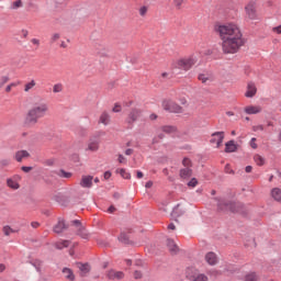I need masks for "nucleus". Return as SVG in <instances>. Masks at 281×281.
<instances>
[{
    "label": "nucleus",
    "instance_id": "obj_1",
    "mask_svg": "<svg viewBox=\"0 0 281 281\" xmlns=\"http://www.w3.org/2000/svg\"><path fill=\"white\" fill-rule=\"evenodd\" d=\"M214 30L222 41L224 54H236L245 45V38H243L238 25L234 23L217 24Z\"/></svg>",
    "mask_w": 281,
    "mask_h": 281
},
{
    "label": "nucleus",
    "instance_id": "obj_2",
    "mask_svg": "<svg viewBox=\"0 0 281 281\" xmlns=\"http://www.w3.org/2000/svg\"><path fill=\"white\" fill-rule=\"evenodd\" d=\"M49 111L47 103H36L26 114V124H36L41 117H45Z\"/></svg>",
    "mask_w": 281,
    "mask_h": 281
},
{
    "label": "nucleus",
    "instance_id": "obj_3",
    "mask_svg": "<svg viewBox=\"0 0 281 281\" xmlns=\"http://www.w3.org/2000/svg\"><path fill=\"white\" fill-rule=\"evenodd\" d=\"M92 47L94 49V54L101 56L102 58L109 57V48L104 45V42L100 40V35L98 37V33H92L91 35Z\"/></svg>",
    "mask_w": 281,
    "mask_h": 281
},
{
    "label": "nucleus",
    "instance_id": "obj_4",
    "mask_svg": "<svg viewBox=\"0 0 281 281\" xmlns=\"http://www.w3.org/2000/svg\"><path fill=\"white\" fill-rule=\"evenodd\" d=\"M214 201H216L220 212H240V207H243V204H236L223 198H214Z\"/></svg>",
    "mask_w": 281,
    "mask_h": 281
},
{
    "label": "nucleus",
    "instance_id": "obj_5",
    "mask_svg": "<svg viewBox=\"0 0 281 281\" xmlns=\"http://www.w3.org/2000/svg\"><path fill=\"white\" fill-rule=\"evenodd\" d=\"M162 108L169 113H183V108H181L179 104L171 100H165L162 102Z\"/></svg>",
    "mask_w": 281,
    "mask_h": 281
},
{
    "label": "nucleus",
    "instance_id": "obj_6",
    "mask_svg": "<svg viewBox=\"0 0 281 281\" xmlns=\"http://www.w3.org/2000/svg\"><path fill=\"white\" fill-rule=\"evenodd\" d=\"M196 56L181 59L180 61H178V67H180V69H184V71H188L189 69H192L194 65H196Z\"/></svg>",
    "mask_w": 281,
    "mask_h": 281
},
{
    "label": "nucleus",
    "instance_id": "obj_7",
    "mask_svg": "<svg viewBox=\"0 0 281 281\" xmlns=\"http://www.w3.org/2000/svg\"><path fill=\"white\" fill-rule=\"evenodd\" d=\"M102 135H104V132H98V134L94 137L90 138L86 150H91V153H95V150L100 148L99 137H102Z\"/></svg>",
    "mask_w": 281,
    "mask_h": 281
},
{
    "label": "nucleus",
    "instance_id": "obj_8",
    "mask_svg": "<svg viewBox=\"0 0 281 281\" xmlns=\"http://www.w3.org/2000/svg\"><path fill=\"white\" fill-rule=\"evenodd\" d=\"M198 80L202 82V85H207V82H214V74L211 70H203L199 74Z\"/></svg>",
    "mask_w": 281,
    "mask_h": 281
},
{
    "label": "nucleus",
    "instance_id": "obj_9",
    "mask_svg": "<svg viewBox=\"0 0 281 281\" xmlns=\"http://www.w3.org/2000/svg\"><path fill=\"white\" fill-rule=\"evenodd\" d=\"M211 137L210 143L216 144V148H221L223 140L225 139V132H214Z\"/></svg>",
    "mask_w": 281,
    "mask_h": 281
},
{
    "label": "nucleus",
    "instance_id": "obj_10",
    "mask_svg": "<svg viewBox=\"0 0 281 281\" xmlns=\"http://www.w3.org/2000/svg\"><path fill=\"white\" fill-rule=\"evenodd\" d=\"M142 119V110L133 109L127 117L128 124H133V122H137V120Z\"/></svg>",
    "mask_w": 281,
    "mask_h": 281
},
{
    "label": "nucleus",
    "instance_id": "obj_11",
    "mask_svg": "<svg viewBox=\"0 0 281 281\" xmlns=\"http://www.w3.org/2000/svg\"><path fill=\"white\" fill-rule=\"evenodd\" d=\"M245 11H246L248 19H251L252 21L256 20L257 14H256V3L255 2H249L246 5Z\"/></svg>",
    "mask_w": 281,
    "mask_h": 281
},
{
    "label": "nucleus",
    "instance_id": "obj_12",
    "mask_svg": "<svg viewBox=\"0 0 281 281\" xmlns=\"http://www.w3.org/2000/svg\"><path fill=\"white\" fill-rule=\"evenodd\" d=\"M247 115H258V113H262V106L260 105H248L244 109Z\"/></svg>",
    "mask_w": 281,
    "mask_h": 281
},
{
    "label": "nucleus",
    "instance_id": "obj_13",
    "mask_svg": "<svg viewBox=\"0 0 281 281\" xmlns=\"http://www.w3.org/2000/svg\"><path fill=\"white\" fill-rule=\"evenodd\" d=\"M81 188H93V176H82L79 183Z\"/></svg>",
    "mask_w": 281,
    "mask_h": 281
},
{
    "label": "nucleus",
    "instance_id": "obj_14",
    "mask_svg": "<svg viewBox=\"0 0 281 281\" xmlns=\"http://www.w3.org/2000/svg\"><path fill=\"white\" fill-rule=\"evenodd\" d=\"M167 247L172 256H176V254H179V246H177L173 239L171 238L167 239Z\"/></svg>",
    "mask_w": 281,
    "mask_h": 281
},
{
    "label": "nucleus",
    "instance_id": "obj_15",
    "mask_svg": "<svg viewBox=\"0 0 281 281\" xmlns=\"http://www.w3.org/2000/svg\"><path fill=\"white\" fill-rule=\"evenodd\" d=\"M106 276H108L109 280H123L124 272L115 271L112 269V270L108 271Z\"/></svg>",
    "mask_w": 281,
    "mask_h": 281
},
{
    "label": "nucleus",
    "instance_id": "obj_16",
    "mask_svg": "<svg viewBox=\"0 0 281 281\" xmlns=\"http://www.w3.org/2000/svg\"><path fill=\"white\" fill-rule=\"evenodd\" d=\"M205 260L211 267H214V265L218 263V257L212 251L205 255Z\"/></svg>",
    "mask_w": 281,
    "mask_h": 281
},
{
    "label": "nucleus",
    "instance_id": "obj_17",
    "mask_svg": "<svg viewBox=\"0 0 281 281\" xmlns=\"http://www.w3.org/2000/svg\"><path fill=\"white\" fill-rule=\"evenodd\" d=\"M257 92H258V89L256 88V83L248 82L247 91L245 93L246 98H254V95H256Z\"/></svg>",
    "mask_w": 281,
    "mask_h": 281
},
{
    "label": "nucleus",
    "instance_id": "obj_18",
    "mask_svg": "<svg viewBox=\"0 0 281 281\" xmlns=\"http://www.w3.org/2000/svg\"><path fill=\"white\" fill-rule=\"evenodd\" d=\"M27 157H30V153L27 150L22 149L15 153V160L19 162L23 161V159H27Z\"/></svg>",
    "mask_w": 281,
    "mask_h": 281
},
{
    "label": "nucleus",
    "instance_id": "obj_19",
    "mask_svg": "<svg viewBox=\"0 0 281 281\" xmlns=\"http://www.w3.org/2000/svg\"><path fill=\"white\" fill-rule=\"evenodd\" d=\"M67 229V225H65V221L59 220L58 223L54 226L55 234H63Z\"/></svg>",
    "mask_w": 281,
    "mask_h": 281
},
{
    "label": "nucleus",
    "instance_id": "obj_20",
    "mask_svg": "<svg viewBox=\"0 0 281 281\" xmlns=\"http://www.w3.org/2000/svg\"><path fill=\"white\" fill-rule=\"evenodd\" d=\"M186 278H188L189 280H193L196 278V276L199 274V272H196V268L194 267H190L186 269Z\"/></svg>",
    "mask_w": 281,
    "mask_h": 281
},
{
    "label": "nucleus",
    "instance_id": "obj_21",
    "mask_svg": "<svg viewBox=\"0 0 281 281\" xmlns=\"http://www.w3.org/2000/svg\"><path fill=\"white\" fill-rule=\"evenodd\" d=\"M225 153H236L238 150V145H236V142L229 140L225 144Z\"/></svg>",
    "mask_w": 281,
    "mask_h": 281
},
{
    "label": "nucleus",
    "instance_id": "obj_22",
    "mask_svg": "<svg viewBox=\"0 0 281 281\" xmlns=\"http://www.w3.org/2000/svg\"><path fill=\"white\" fill-rule=\"evenodd\" d=\"M61 272L64 273V277L66 278V280H69V281L76 280V274H74V271L71 269L64 268Z\"/></svg>",
    "mask_w": 281,
    "mask_h": 281
},
{
    "label": "nucleus",
    "instance_id": "obj_23",
    "mask_svg": "<svg viewBox=\"0 0 281 281\" xmlns=\"http://www.w3.org/2000/svg\"><path fill=\"white\" fill-rule=\"evenodd\" d=\"M181 179H190L192 177V169L190 167H184L180 170Z\"/></svg>",
    "mask_w": 281,
    "mask_h": 281
},
{
    "label": "nucleus",
    "instance_id": "obj_24",
    "mask_svg": "<svg viewBox=\"0 0 281 281\" xmlns=\"http://www.w3.org/2000/svg\"><path fill=\"white\" fill-rule=\"evenodd\" d=\"M30 265L34 267V269L37 271V273H41V269L43 268V261L40 259H32L30 260Z\"/></svg>",
    "mask_w": 281,
    "mask_h": 281
},
{
    "label": "nucleus",
    "instance_id": "obj_25",
    "mask_svg": "<svg viewBox=\"0 0 281 281\" xmlns=\"http://www.w3.org/2000/svg\"><path fill=\"white\" fill-rule=\"evenodd\" d=\"M179 207H180L179 204H177V205L173 207V210H172V212H171V216H173V218H177V217H179V216H183V214H186V211H184L183 209H179Z\"/></svg>",
    "mask_w": 281,
    "mask_h": 281
},
{
    "label": "nucleus",
    "instance_id": "obj_26",
    "mask_svg": "<svg viewBox=\"0 0 281 281\" xmlns=\"http://www.w3.org/2000/svg\"><path fill=\"white\" fill-rule=\"evenodd\" d=\"M271 196L274 201H279L281 203V189L274 188L271 190Z\"/></svg>",
    "mask_w": 281,
    "mask_h": 281
},
{
    "label": "nucleus",
    "instance_id": "obj_27",
    "mask_svg": "<svg viewBox=\"0 0 281 281\" xmlns=\"http://www.w3.org/2000/svg\"><path fill=\"white\" fill-rule=\"evenodd\" d=\"M7 186L9 188H11V190H19L21 188V186L19 184V182H16L14 179L9 178L7 180Z\"/></svg>",
    "mask_w": 281,
    "mask_h": 281
},
{
    "label": "nucleus",
    "instance_id": "obj_28",
    "mask_svg": "<svg viewBox=\"0 0 281 281\" xmlns=\"http://www.w3.org/2000/svg\"><path fill=\"white\" fill-rule=\"evenodd\" d=\"M71 245L70 240H59L55 244L56 249H65Z\"/></svg>",
    "mask_w": 281,
    "mask_h": 281
},
{
    "label": "nucleus",
    "instance_id": "obj_29",
    "mask_svg": "<svg viewBox=\"0 0 281 281\" xmlns=\"http://www.w3.org/2000/svg\"><path fill=\"white\" fill-rule=\"evenodd\" d=\"M111 122V116L109 115V113L103 112L100 116V123L104 124V126H108V124Z\"/></svg>",
    "mask_w": 281,
    "mask_h": 281
},
{
    "label": "nucleus",
    "instance_id": "obj_30",
    "mask_svg": "<svg viewBox=\"0 0 281 281\" xmlns=\"http://www.w3.org/2000/svg\"><path fill=\"white\" fill-rule=\"evenodd\" d=\"M77 236L87 239L89 238V233L87 232V228H85V226H80L79 228H77Z\"/></svg>",
    "mask_w": 281,
    "mask_h": 281
},
{
    "label": "nucleus",
    "instance_id": "obj_31",
    "mask_svg": "<svg viewBox=\"0 0 281 281\" xmlns=\"http://www.w3.org/2000/svg\"><path fill=\"white\" fill-rule=\"evenodd\" d=\"M2 232H3L4 236H10L11 234H16V231H14V228L10 227V225H4L2 227Z\"/></svg>",
    "mask_w": 281,
    "mask_h": 281
},
{
    "label": "nucleus",
    "instance_id": "obj_32",
    "mask_svg": "<svg viewBox=\"0 0 281 281\" xmlns=\"http://www.w3.org/2000/svg\"><path fill=\"white\" fill-rule=\"evenodd\" d=\"M79 269L81 273L86 276V273H89V271L91 270V267L89 266V263H79Z\"/></svg>",
    "mask_w": 281,
    "mask_h": 281
},
{
    "label": "nucleus",
    "instance_id": "obj_33",
    "mask_svg": "<svg viewBox=\"0 0 281 281\" xmlns=\"http://www.w3.org/2000/svg\"><path fill=\"white\" fill-rule=\"evenodd\" d=\"M35 87H36V81L32 79L29 83L24 86L25 93H29V91H32V89Z\"/></svg>",
    "mask_w": 281,
    "mask_h": 281
},
{
    "label": "nucleus",
    "instance_id": "obj_34",
    "mask_svg": "<svg viewBox=\"0 0 281 281\" xmlns=\"http://www.w3.org/2000/svg\"><path fill=\"white\" fill-rule=\"evenodd\" d=\"M119 240L120 243H123V245H128V243H131L126 233H121V235L119 236Z\"/></svg>",
    "mask_w": 281,
    "mask_h": 281
},
{
    "label": "nucleus",
    "instance_id": "obj_35",
    "mask_svg": "<svg viewBox=\"0 0 281 281\" xmlns=\"http://www.w3.org/2000/svg\"><path fill=\"white\" fill-rule=\"evenodd\" d=\"M254 161L257 166H265V158L258 154L254 156Z\"/></svg>",
    "mask_w": 281,
    "mask_h": 281
},
{
    "label": "nucleus",
    "instance_id": "obj_36",
    "mask_svg": "<svg viewBox=\"0 0 281 281\" xmlns=\"http://www.w3.org/2000/svg\"><path fill=\"white\" fill-rule=\"evenodd\" d=\"M207 276L204 273H198L195 278L192 279V281H207Z\"/></svg>",
    "mask_w": 281,
    "mask_h": 281
},
{
    "label": "nucleus",
    "instance_id": "obj_37",
    "mask_svg": "<svg viewBox=\"0 0 281 281\" xmlns=\"http://www.w3.org/2000/svg\"><path fill=\"white\" fill-rule=\"evenodd\" d=\"M117 172H120L123 179H131V172H127L126 169H119Z\"/></svg>",
    "mask_w": 281,
    "mask_h": 281
},
{
    "label": "nucleus",
    "instance_id": "obj_38",
    "mask_svg": "<svg viewBox=\"0 0 281 281\" xmlns=\"http://www.w3.org/2000/svg\"><path fill=\"white\" fill-rule=\"evenodd\" d=\"M58 175H59V177H61V179H70V177H71V172H67L63 169L59 171Z\"/></svg>",
    "mask_w": 281,
    "mask_h": 281
},
{
    "label": "nucleus",
    "instance_id": "obj_39",
    "mask_svg": "<svg viewBox=\"0 0 281 281\" xmlns=\"http://www.w3.org/2000/svg\"><path fill=\"white\" fill-rule=\"evenodd\" d=\"M246 281H258V276L255 272L246 276Z\"/></svg>",
    "mask_w": 281,
    "mask_h": 281
},
{
    "label": "nucleus",
    "instance_id": "obj_40",
    "mask_svg": "<svg viewBox=\"0 0 281 281\" xmlns=\"http://www.w3.org/2000/svg\"><path fill=\"white\" fill-rule=\"evenodd\" d=\"M63 91V83H56L54 87H53V92L54 93H60Z\"/></svg>",
    "mask_w": 281,
    "mask_h": 281
},
{
    "label": "nucleus",
    "instance_id": "obj_41",
    "mask_svg": "<svg viewBox=\"0 0 281 281\" xmlns=\"http://www.w3.org/2000/svg\"><path fill=\"white\" fill-rule=\"evenodd\" d=\"M199 181L196 180V178H192L189 182L188 186L189 188H196Z\"/></svg>",
    "mask_w": 281,
    "mask_h": 281
},
{
    "label": "nucleus",
    "instance_id": "obj_42",
    "mask_svg": "<svg viewBox=\"0 0 281 281\" xmlns=\"http://www.w3.org/2000/svg\"><path fill=\"white\" fill-rule=\"evenodd\" d=\"M162 132L164 133H175V127L173 126H162Z\"/></svg>",
    "mask_w": 281,
    "mask_h": 281
},
{
    "label": "nucleus",
    "instance_id": "obj_43",
    "mask_svg": "<svg viewBox=\"0 0 281 281\" xmlns=\"http://www.w3.org/2000/svg\"><path fill=\"white\" fill-rule=\"evenodd\" d=\"M173 4L177 10H181V5H183V0H173Z\"/></svg>",
    "mask_w": 281,
    "mask_h": 281
},
{
    "label": "nucleus",
    "instance_id": "obj_44",
    "mask_svg": "<svg viewBox=\"0 0 281 281\" xmlns=\"http://www.w3.org/2000/svg\"><path fill=\"white\" fill-rule=\"evenodd\" d=\"M8 80H10V77H8V76L1 77V79H0V89H1V87H3L5 85V82H8Z\"/></svg>",
    "mask_w": 281,
    "mask_h": 281
},
{
    "label": "nucleus",
    "instance_id": "obj_45",
    "mask_svg": "<svg viewBox=\"0 0 281 281\" xmlns=\"http://www.w3.org/2000/svg\"><path fill=\"white\" fill-rule=\"evenodd\" d=\"M182 165L184 166V168H190V166L192 165V162L190 161L189 158H184L182 160Z\"/></svg>",
    "mask_w": 281,
    "mask_h": 281
},
{
    "label": "nucleus",
    "instance_id": "obj_46",
    "mask_svg": "<svg viewBox=\"0 0 281 281\" xmlns=\"http://www.w3.org/2000/svg\"><path fill=\"white\" fill-rule=\"evenodd\" d=\"M146 12H148V8L142 7V8L139 9V14H140V16H146Z\"/></svg>",
    "mask_w": 281,
    "mask_h": 281
},
{
    "label": "nucleus",
    "instance_id": "obj_47",
    "mask_svg": "<svg viewBox=\"0 0 281 281\" xmlns=\"http://www.w3.org/2000/svg\"><path fill=\"white\" fill-rule=\"evenodd\" d=\"M134 278H135V280H142V278H143V274H142V271H135L134 272Z\"/></svg>",
    "mask_w": 281,
    "mask_h": 281
},
{
    "label": "nucleus",
    "instance_id": "obj_48",
    "mask_svg": "<svg viewBox=\"0 0 281 281\" xmlns=\"http://www.w3.org/2000/svg\"><path fill=\"white\" fill-rule=\"evenodd\" d=\"M112 111L113 113H120V111H122V105L116 103Z\"/></svg>",
    "mask_w": 281,
    "mask_h": 281
},
{
    "label": "nucleus",
    "instance_id": "obj_49",
    "mask_svg": "<svg viewBox=\"0 0 281 281\" xmlns=\"http://www.w3.org/2000/svg\"><path fill=\"white\" fill-rule=\"evenodd\" d=\"M252 131L255 133L258 132V131H265V126H262V125H255V126H252Z\"/></svg>",
    "mask_w": 281,
    "mask_h": 281
},
{
    "label": "nucleus",
    "instance_id": "obj_50",
    "mask_svg": "<svg viewBox=\"0 0 281 281\" xmlns=\"http://www.w3.org/2000/svg\"><path fill=\"white\" fill-rule=\"evenodd\" d=\"M72 225H75V227H77V229L80 228V227H82V223H80L79 220H74V221H72Z\"/></svg>",
    "mask_w": 281,
    "mask_h": 281
},
{
    "label": "nucleus",
    "instance_id": "obj_51",
    "mask_svg": "<svg viewBox=\"0 0 281 281\" xmlns=\"http://www.w3.org/2000/svg\"><path fill=\"white\" fill-rule=\"evenodd\" d=\"M58 38H60V34L54 33L53 36H52V42L56 43V41H58Z\"/></svg>",
    "mask_w": 281,
    "mask_h": 281
},
{
    "label": "nucleus",
    "instance_id": "obj_52",
    "mask_svg": "<svg viewBox=\"0 0 281 281\" xmlns=\"http://www.w3.org/2000/svg\"><path fill=\"white\" fill-rule=\"evenodd\" d=\"M225 172H226V175H234V170H232V168H229V165L225 166Z\"/></svg>",
    "mask_w": 281,
    "mask_h": 281
},
{
    "label": "nucleus",
    "instance_id": "obj_53",
    "mask_svg": "<svg viewBox=\"0 0 281 281\" xmlns=\"http://www.w3.org/2000/svg\"><path fill=\"white\" fill-rule=\"evenodd\" d=\"M23 5V2L21 0H16L14 3H13V8H21Z\"/></svg>",
    "mask_w": 281,
    "mask_h": 281
},
{
    "label": "nucleus",
    "instance_id": "obj_54",
    "mask_svg": "<svg viewBox=\"0 0 281 281\" xmlns=\"http://www.w3.org/2000/svg\"><path fill=\"white\" fill-rule=\"evenodd\" d=\"M250 146H251V148H254V149L258 148V145L256 144V138H251V139H250Z\"/></svg>",
    "mask_w": 281,
    "mask_h": 281
},
{
    "label": "nucleus",
    "instance_id": "obj_55",
    "mask_svg": "<svg viewBox=\"0 0 281 281\" xmlns=\"http://www.w3.org/2000/svg\"><path fill=\"white\" fill-rule=\"evenodd\" d=\"M103 178H104L105 180L111 179V171H105V172L103 173Z\"/></svg>",
    "mask_w": 281,
    "mask_h": 281
},
{
    "label": "nucleus",
    "instance_id": "obj_56",
    "mask_svg": "<svg viewBox=\"0 0 281 281\" xmlns=\"http://www.w3.org/2000/svg\"><path fill=\"white\" fill-rule=\"evenodd\" d=\"M119 161L121 164H126V158L123 155H119Z\"/></svg>",
    "mask_w": 281,
    "mask_h": 281
},
{
    "label": "nucleus",
    "instance_id": "obj_57",
    "mask_svg": "<svg viewBox=\"0 0 281 281\" xmlns=\"http://www.w3.org/2000/svg\"><path fill=\"white\" fill-rule=\"evenodd\" d=\"M1 166H10V160L9 159H3L1 160Z\"/></svg>",
    "mask_w": 281,
    "mask_h": 281
},
{
    "label": "nucleus",
    "instance_id": "obj_58",
    "mask_svg": "<svg viewBox=\"0 0 281 281\" xmlns=\"http://www.w3.org/2000/svg\"><path fill=\"white\" fill-rule=\"evenodd\" d=\"M31 226H32L34 229H36V227H41V223H38V222H32V223H31Z\"/></svg>",
    "mask_w": 281,
    "mask_h": 281
},
{
    "label": "nucleus",
    "instance_id": "obj_59",
    "mask_svg": "<svg viewBox=\"0 0 281 281\" xmlns=\"http://www.w3.org/2000/svg\"><path fill=\"white\" fill-rule=\"evenodd\" d=\"M31 42L33 43V45H36L37 47L41 45V41L36 38H32Z\"/></svg>",
    "mask_w": 281,
    "mask_h": 281
},
{
    "label": "nucleus",
    "instance_id": "obj_60",
    "mask_svg": "<svg viewBox=\"0 0 281 281\" xmlns=\"http://www.w3.org/2000/svg\"><path fill=\"white\" fill-rule=\"evenodd\" d=\"M23 172H30L32 170V167H22Z\"/></svg>",
    "mask_w": 281,
    "mask_h": 281
},
{
    "label": "nucleus",
    "instance_id": "obj_61",
    "mask_svg": "<svg viewBox=\"0 0 281 281\" xmlns=\"http://www.w3.org/2000/svg\"><path fill=\"white\" fill-rule=\"evenodd\" d=\"M3 271H5V265L0 263V273H3Z\"/></svg>",
    "mask_w": 281,
    "mask_h": 281
},
{
    "label": "nucleus",
    "instance_id": "obj_62",
    "mask_svg": "<svg viewBox=\"0 0 281 281\" xmlns=\"http://www.w3.org/2000/svg\"><path fill=\"white\" fill-rule=\"evenodd\" d=\"M145 188L149 189L153 188V181H147Z\"/></svg>",
    "mask_w": 281,
    "mask_h": 281
},
{
    "label": "nucleus",
    "instance_id": "obj_63",
    "mask_svg": "<svg viewBox=\"0 0 281 281\" xmlns=\"http://www.w3.org/2000/svg\"><path fill=\"white\" fill-rule=\"evenodd\" d=\"M46 166H52L53 164H54V159H48V160H46Z\"/></svg>",
    "mask_w": 281,
    "mask_h": 281
},
{
    "label": "nucleus",
    "instance_id": "obj_64",
    "mask_svg": "<svg viewBox=\"0 0 281 281\" xmlns=\"http://www.w3.org/2000/svg\"><path fill=\"white\" fill-rule=\"evenodd\" d=\"M133 153V149L128 148L125 150V155L130 156Z\"/></svg>",
    "mask_w": 281,
    "mask_h": 281
}]
</instances>
